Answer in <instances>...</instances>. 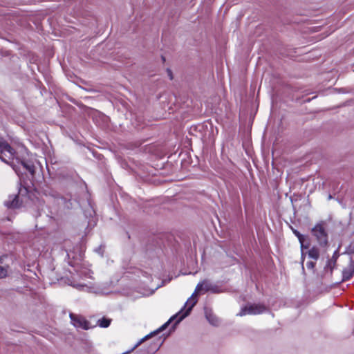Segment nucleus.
I'll return each mask as SVG.
<instances>
[{"label":"nucleus","mask_w":354,"mask_h":354,"mask_svg":"<svg viewBox=\"0 0 354 354\" xmlns=\"http://www.w3.org/2000/svg\"><path fill=\"white\" fill-rule=\"evenodd\" d=\"M205 315L206 319L208 320L210 324L217 326L219 324L218 318L213 313L212 310L209 308H205Z\"/></svg>","instance_id":"obj_8"},{"label":"nucleus","mask_w":354,"mask_h":354,"mask_svg":"<svg viewBox=\"0 0 354 354\" xmlns=\"http://www.w3.org/2000/svg\"><path fill=\"white\" fill-rule=\"evenodd\" d=\"M1 158V160H2L3 161H4V162H7V161H6V160H4L3 158Z\"/></svg>","instance_id":"obj_19"},{"label":"nucleus","mask_w":354,"mask_h":354,"mask_svg":"<svg viewBox=\"0 0 354 354\" xmlns=\"http://www.w3.org/2000/svg\"><path fill=\"white\" fill-rule=\"evenodd\" d=\"M308 257L314 260H317L319 257V250L316 247H313L308 252Z\"/></svg>","instance_id":"obj_10"},{"label":"nucleus","mask_w":354,"mask_h":354,"mask_svg":"<svg viewBox=\"0 0 354 354\" xmlns=\"http://www.w3.org/2000/svg\"><path fill=\"white\" fill-rule=\"evenodd\" d=\"M295 234H296V236H297L300 243H301V250H303V248H308V245H304V237L302 234H301L299 232H295Z\"/></svg>","instance_id":"obj_12"},{"label":"nucleus","mask_w":354,"mask_h":354,"mask_svg":"<svg viewBox=\"0 0 354 354\" xmlns=\"http://www.w3.org/2000/svg\"><path fill=\"white\" fill-rule=\"evenodd\" d=\"M3 263V259L0 258V263Z\"/></svg>","instance_id":"obj_18"},{"label":"nucleus","mask_w":354,"mask_h":354,"mask_svg":"<svg viewBox=\"0 0 354 354\" xmlns=\"http://www.w3.org/2000/svg\"><path fill=\"white\" fill-rule=\"evenodd\" d=\"M313 236L316 239L319 245L325 247L328 244V234L326 223L323 221L317 223L311 230Z\"/></svg>","instance_id":"obj_2"},{"label":"nucleus","mask_w":354,"mask_h":354,"mask_svg":"<svg viewBox=\"0 0 354 354\" xmlns=\"http://www.w3.org/2000/svg\"><path fill=\"white\" fill-rule=\"evenodd\" d=\"M72 286L78 290L84 289L86 287L84 285L79 283L73 284Z\"/></svg>","instance_id":"obj_15"},{"label":"nucleus","mask_w":354,"mask_h":354,"mask_svg":"<svg viewBox=\"0 0 354 354\" xmlns=\"http://www.w3.org/2000/svg\"><path fill=\"white\" fill-rule=\"evenodd\" d=\"M5 205L8 208L15 209L19 208L21 203L19 201L17 194L10 195L8 198L4 202Z\"/></svg>","instance_id":"obj_6"},{"label":"nucleus","mask_w":354,"mask_h":354,"mask_svg":"<svg viewBox=\"0 0 354 354\" xmlns=\"http://www.w3.org/2000/svg\"><path fill=\"white\" fill-rule=\"evenodd\" d=\"M0 152L9 159L12 158L15 153L14 149L2 138H0Z\"/></svg>","instance_id":"obj_5"},{"label":"nucleus","mask_w":354,"mask_h":354,"mask_svg":"<svg viewBox=\"0 0 354 354\" xmlns=\"http://www.w3.org/2000/svg\"><path fill=\"white\" fill-rule=\"evenodd\" d=\"M266 310L267 307L263 304L249 303L241 308L237 315L241 317L247 315H256L263 313Z\"/></svg>","instance_id":"obj_3"},{"label":"nucleus","mask_w":354,"mask_h":354,"mask_svg":"<svg viewBox=\"0 0 354 354\" xmlns=\"http://www.w3.org/2000/svg\"><path fill=\"white\" fill-rule=\"evenodd\" d=\"M70 318L73 325L76 328H80L84 330H88L92 328V326H90V323L82 316L71 313Z\"/></svg>","instance_id":"obj_4"},{"label":"nucleus","mask_w":354,"mask_h":354,"mask_svg":"<svg viewBox=\"0 0 354 354\" xmlns=\"http://www.w3.org/2000/svg\"><path fill=\"white\" fill-rule=\"evenodd\" d=\"M111 323V319L102 317L97 320V325L101 328H107Z\"/></svg>","instance_id":"obj_11"},{"label":"nucleus","mask_w":354,"mask_h":354,"mask_svg":"<svg viewBox=\"0 0 354 354\" xmlns=\"http://www.w3.org/2000/svg\"><path fill=\"white\" fill-rule=\"evenodd\" d=\"M315 263L313 261L307 262L306 266L308 269H313L315 268Z\"/></svg>","instance_id":"obj_14"},{"label":"nucleus","mask_w":354,"mask_h":354,"mask_svg":"<svg viewBox=\"0 0 354 354\" xmlns=\"http://www.w3.org/2000/svg\"><path fill=\"white\" fill-rule=\"evenodd\" d=\"M167 74H168V76L169 77L170 80H173V74H172V72L170 69H167Z\"/></svg>","instance_id":"obj_16"},{"label":"nucleus","mask_w":354,"mask_h":354,"mask_svg":"<svg viewBox=\"0 0 354 354\" xmlns=\"http://www.w3.org/2000/svg\"><path fill=\"white\" fill-rule=\"evenodd\" d=\"M354 274V261L350 259L348 265L344 268L342 272L343 280H348Z\"/></svg>","instance_id":"obj_7"},{"label":"nucleus","mask_w":354,"mask_h":354,"mask_svg":"<svg viewBox=\"0 0 354 354\" xmlns=\"http://www.w3.org/2000/svg\"><path fill=\"white\" fill-rule=\"evenodd\" d=\"M304 261V253L302 252V254H301V263H303Z\"/></svg>","instance_id":"obj_17"},{"label":"nucleus","mask_w":354,"mask_h":354,"mask_svg":"<svg viewBox=\"0 0 354 354\" xmlns=\"http://www.w3.org/2000/svg\"><path fill=\"white\" fill-rule=\"evenodd\" d=\"M22 165L32 175L35 173V167L33 165L22 162Z\"/></svg>","instance_id":"obj_13"},{"label":"nucleus","mask_w":354,"mask_h":354,"mask_svg":"<svg viewBox=\"0 0 354 354\" xmlns=\"http://www.w3.org/2000/svg\"><path fill=\"white\" fill-rule=\"evenodd\" d=\"M206 292H212L213 293L218 292V287L211 283L209 280H203L198 283L196 287L194 292L192 295L191 297L186 302L185 307L188 306L185 313H184L179 318L178 322L181 321L187 317L191 312L192 308L196 305L197 300L194 298L196 294H202Z\"/></svg>","instance_id":"obj_1"},{"label":"nucleus","mask_w":354,"mask_h":354,"mask_svg":"<svg viewBox=\"0 0 354 354\" xmlns=\"http://www.w3.org/2000/svg\"><path fill=\"white\" fill-rule=\"evenodd\" d=\"M175 318V316L174 317H171L166 323H165L162 326H160L158 329H157L156 330L151 333L150 334L147 335V336H145L144 338H142L140 342H139L141 343L142 342H144L145 340L149 339V337L159 333L160 332L164 330L167 326L168 325L170 324V322Z\"/></svg>","instance_id":"obj_9"}]
</instances>
